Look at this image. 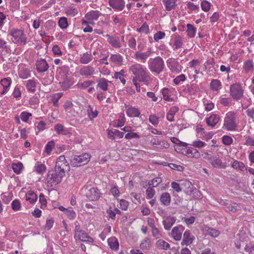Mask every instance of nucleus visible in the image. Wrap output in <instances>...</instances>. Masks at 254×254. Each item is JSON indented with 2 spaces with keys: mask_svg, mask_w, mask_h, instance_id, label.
<instances>
[{
  "mask_svg": "<svg viewBox=\"0 0 254 254\" xmlns=\"http://www.w3.org/2000/svg\"><path fill=\"white\" fill-rule=\"evenodd\" d=\"M129 72L134 75L132 79H137L138 81L147 84L150 78L149 72L146 68L138 63H135L129 67Z\"/></svg>",
  "mask_w": 254,
  "mask_h": 254,
  "instance_id": "1",
  "label": "nucleus"
},
{
  "mask_svg": "<svg viewBox=\"0 0 254 254\" xmlns=\"http://www.w3.org/2000/svg\"><path fill=\"white\" fill-rule=\"evenodd\" d=\"M148 67L152 73L160 74L165 67L164 61L159 56L150 58L148 62Z\"/></svg>",
  "mask_w": 254,
  "mask_h": 254,
  "instance_id": "2",
  "label": "nucleus"
},
{
  "mask_svg": "<svg viewBox=\"0 0 254 254\" xmlns=\"http://www.w3.org/2000/svg\"><path fill=\"white\" fill-rule=\"evenodd\" d=\"M8 34L12 37V41L19 45H24L27 42L26 36L23 30L12 28L9 30Z\"/></svg>",
  "mask_w": 254,
  "mask_h": 254,
  "instance_id": "3",
  "label": "nucleus"
},
{
  "mask_svg": "<svg viewBox=\"0 0 254 254\" xmlns=\"http://www.w3.org/2000/svg\"><path fill=\"white\" fill-rule=\"evenodd\" d=\"M237 114L234 112L226 113L223 127L229 131L236 130L237 127Z\"/></svg>",
  "mask_w": 254,
  "mask_h": 254,
  "instance_id": "4",
  "label": "nucleus"
},
{
  "mask_svg": "<svg viewBox=\"0 0 254 254\" xmlns=\"http://www.w3.org/2000/svg\"><path fill=\"white\" fill-rule=\"evenodd\" d=\"M91 156L88 153L71 157L70 165L72 167H79L86 164L90 160Z\"/></svg>",
  "mask_w": 254,
  "mask_h": 254,
  "instance_id": "5",
  "label": "nucleus"
},
{
  "mask_svg": "<svg viewBox=\"0 0 254 254\" xmlns=\"http://www.w3.org/2000/svg\"><path fill=\"white\" fill-rule=\"evenodd\" d=\"M64 176L61 172L56 171L55 170V171H49L47 176V184L51 187L54 185L59 184Z\"/></svg>",
  "mask_w": 254,
  "mask_h": 254,
  "instance_id": "6",
  "label": "nucleus"
},
{
  "mask_svg": "<svg viewBox=\"0 0 254 254\" xmlns=\"http://www.w3.org/2000/svg\"><path fill=\"white\" fill-rule=\"evenodd\" d=\"M55 169L56 171H60L64 175L65 172L69 171L70 166L64 155H61L57 158Z\"/></svg>",
  "mask_w": 254,
  "mask_h": 254,
  "instance_id": "7",
  "label": "nucleus"
},
{
  "mask_svg": "<svg viewBox=\"0 0 254 254\" xmlns=\"http://www.w3.org/2000/svg\"><path fill=\"white\" fill-rule=\"evenodd\" d=\"M244 90L240 83H235L230 86V94L234 100H240L244 96Z\"/></svg>",
  "mask_w": 254,
  "mask_h": 254,
  "instance_id": "8",
  "label": "nucleus"
},
{
  "mask_svg": "<svg viewBox=\"0 0 254 254\" xmlns=\"http://www.w3.org/2000/svg\"><path fill=\"white\" fill-rule=\"evenodd\" d=\"M79 73L82 76L88 78L95 74V68L91 65L83 66L80 69Z\"/></svg>",
  "mask_w": 254,
  "mask_h": 254,
  "instance_id": "9",
  "label": "nucleus"
},
{
  "mask_svg": "<svg viewBox=\"0 0 254 254\" xmlns=\"http://www.w3.org/2000/svg\"><path fill=\"white\" fill-rule=\"evenodd\" d=\"M126 112L127 116L130 118H141V115L138 108L125 104Z\"/></svg>",
  "mask_w": 254,
  "mask_h": 254,
  "instance_id": "10",
  "label": "nucleus"
},
{
  "mask_svg": "<svg viewBox=\"0 0 254 254\" xmlns=\"http://www.w3.org/2000/svg\"><path fill=\"white\" fill-rule=\"evenodd\" d=\"M100 192L97 188H91L86 193L87 198L91 201L97 200L100 197Z\"/></svg>",
  "mask_w": 254,
  "mask_h": 254,
  "instance_id": "11",
  "label": "nucleus"
},
{
  "mask_svg": "<svg viewBox=\"0 0 254 254\" xmlns=\"http://www.w3.org/2000/svg\"><path fill=\"white\" fill-rule=\"evenodd\" d=\"M124 0H109V4L114 9L117 11H122L125 7Z\"/></svg>",
  "mask_w": 254,
  "mask_h": 254,
  "instance_id": "12",
  "label": "nucleus"
},
{
  "mask_svg": "<svg viewBox=\"0 0 254 254\" xmlns=\"http://www.w3.org/2000/svg\"><path fill=\"white\" fill-rule=\"evenodd\" d=\"M220 120V117L218 114H211L209 117L205 119V122L208 127H214Z\"/></svg>",
  "mask_w": 254,
  "mask_h": 254,
  "instance_id": "13",
  "label": "nucleus"
},
{
  "mask_svg": "<svg viewBox=\"0 0 254 254\" xmlns=\"http://www.w3.org/2000/svg\"><path fill=\"white\" fill-rule=\"evenodd\" d=\"M184 229V227L181 225L174 227L172 230L173 238L176 241H180L182 238V232Z\"/></svg>",
  "mask_w": 254,
  "mask_h": 254,
  "instance_id": "14",
  "label": "nucleus"
},
{
  "mask_svg": "<svg viewBox=\"0 0 254 254\" xmlns=\"http://www.w3.org/2000/svg\"><path fill=\"white\" fill-rule=\"evenodd\" d=\"M36 69L38 72H43L47 70L49 65L44 59H40L36 63Z\"/></svg>",
  "mask_w": 254,
  "mask_h": 254,
  "instance_id": "15",
  "label": "nucleus"
},
{
  "mask_svg": "<svg viewBox=\"0 0 254 254\" xmlns=\"http://www.w3.org/2000/svg\"><path fill=\"white\" fill-rule=\"evenodd\" d=\"M167 64L172 72L179 73L181 71V65L178 62L169 60L167 61Z\"/></svg>",
  "mask_w": 254,
  "mask_h": 254,
  "instance_id": "16",
  "label": "nucleus"
},
{
  "mask_svg": "<svg viewBox=\"0 0 254 254\" xmlns=\"http://www.w3.org/2000/svg\"><path fill=\"white\" fill-rule=\"evenodd\" d=\"M93 59L91 52H86L81 55L79 58V62L81 64H87L90 63Z\"/></svg>",
  "mask_w": 254,
  "mask_h": 254,
  "instance_id": "17",
  "label": "nucleus"
},
{
  "mask_svg": "<svg viewBox=\"0 0 254 254\" xmlns=\"http://www.w3.org/2000/svg\"><path fill=\"white\" fill-rule=\"evenodd\" d=\"M96 82L97 83V89L99 88L104 91L108 90V83L110 82V81L105 78H100L98 79Z\"/></svg>",
  "mask_w": 254,
  "mask_h": 254,
  "instance_id": "18",
  "label": "nucleus"
},
{
  "mask_svg": "<svg viewBox=\"0 0 254 254\" xmlns=\"http://www.w3.org/2000/svg\"><path fill=\"white\" fill-rule=\"evenodd\" d=\"M0 84L3 87V90L0 92L1 95L6 94L9 90L10 86L11 83V80L10 78H4L0 80Z\"/></svg>",
  "mask_w": 254,
  "mask_h": 254,
  "instance_id": "19",
  "label": "nucleus"
},
{
  "mask_svg": "<svg viewBox=\"0 0 254 254\" xmlns=\"http://www.w3.org/2000/svg\"><path fill=\"white\" fill-rule=\"evenodd\" d=\"M78 237L74 236V238L76 240H79L83 242H88L89 243H93L94 240L91 237L87 235V234L83 230H81L77 235Z\"/></svg>",
  "mask_w": 254,
  "mask_h": 254,
  "instance_id": "20",
  "label": "nucleus"
},
{
  "mask_svg": "<svg viewBox=\"0 0 254 254\" xmlns=\"http://www.w3.org/2000/svg\"><path fill=\"white\" fill-rule=\"evenodd\" d=\"M190 233L189 230L186 231L183 235V239L181 243L182 245L188 246L192 243L194 240V237L190 236Z\"/></svg>",
  "mask_w": 254,
  "mask_h": 254,
  "instance_id": "21",
  "label": "nucleus"
},
{
  "mask_svg": "<svg viewBox=\"0 0 254 254\" xmlns=\"http://www.w3.org/2000/svg\"><path fill=\"white\" fill-rule=\"evenodd\" d=\"M210 163L215 168H225L226 165L223 164L220 159L217 156H212L210 158Z\"/></svg>",
  "mask_w": 254,
  "mask_h": 254,
  "instance_id": "22",
  "label": "nucleus"
},
{
  "mask_svg": "<svg viewBox=\"0 0 254 254\" xmlns=\"http://www.w3.org/2000/svg\"><path fill=\"white\" fill-rule=\"evenodd\" d=\"M106 37L108 38V42L114 48H119L121 47L120 41L119 38L113 37L109 34H107Z\"/></svg>",
  "mask_w": 254,
  "mask_h": 254,
  "instance_id": "23",
  "label": "nucleus"
},
{
  "mask_svg": "<svg viewBox=\"0 0 254 254\" xmlns=\"http://www.w3.org/2000/svg\"><path fill=\"white\" fill-rule=\"evenodd\" d=\"M25 86L28 92L34 93L37 87L36 80L33 78L29 79L26 81Z\"/></svg>",
  "mask_w": 254,
  "mask_h": 254,
  "instance_id": "24",
  "label": "nucleus"
},
{
  "mask_svg": "<svg viewBox=\"0 0 254 254\" xmlns=\"http://www.w3.org/2000/svg\"><path fill=\"white\" fill-rule=\"evenodd\" d=\"M186 155L189 157L198 158L200 156L199 152L194 147H189L187 149Z\"/></svg>",
  "mask_w": 254,
  "mask_h": 254,
  "instance_id": "25",
  "label": "nucleus"
},
{
  "mask_svg": "<svg viewBox=\"0 0 254 254\" xmlns=\"http://www.w3.org/2000/svg\"><path fill=\"white\" fill-rule=\"evenodd\" d=\"M101 13L98 10H91L85 14V18L89 20H96L98 19Z\"/></svg>",
  "mask_w": 254,
  "mask_h": 254,
  "instance_id": "26",
  "label": "nucleus"
},
{
  "mask_svg": "<svg viewBox=\"0 0 254 254\" xmlns=\"http://www.w3.org/2000/svg\"><path fill=\"white\" fill-rule=\"evenodd\" d=\"M176 220L174 217H168L163 221L164 228L167 230H169L172 226L175 223Z\"/></svg>",
  "mask_w": 254,
  "mask_h": 254,
  "instance_id": "27",
  "label": "nucleus"
},
{
  "mask_svg": "<svg viewBox=\"0 0 254 254\" xmlns=\"http://www.w3.org/2000/svg\"><path fill=\"white\" fill-rule=\"evenodd\" d=\"M155 245L156 247L160 250H167L170 247V245L169 243L160 238L157 241Z\"/></svg>",
  "mask_w": 254,
  "mask_h": 254,
  "instance_id": "28",
  "label": "nucleus"
},
{
  "mask_svg": "<svg viewBox=\"0 0 254 254\" xmlns=\"http://www.w3.org/2000/svg\"><path fill=\"white\" fill-rule=\"evenodd\" d=\"M210 89L213 91H219L222 87V83L218 79H212L210 84Z\"/></svg>",
  "mask_w": 254,
  "mask_h": 254,
  "instance_id": "29",
  "label": "nucleus"
},
{
  "mask_svg": "<svg viewBox=\"0 0 254 254\" xmlns=\"http://www.w3.org/2000/svg\"><path fill=\"white\" fill-rule=\"evenodd\" d=\"M160 200L163 205L166 206L169 205L171 202L170 194L167 192L162 193L161 195Z\"/></svg>",
  "mask_w": 254,
  "mask_h": 254,
  "instance_id": "30",
  "label": "nucleus"
},
{
  "mask_svg": "<svg viewBox=\"0 0 254 254\" xmlns=\"http://www.w3.org/2000/svg\"><path fill=\"white\" fill-rule=\"evenodd\" d=\"M165 5V8L167 11H171L174 9L176 6L177 0H163Z\"/></svg>",
  "mask_w": 254,
  "mask_h": 254,
  "instance_id": "31",
  "label": "nucleus"
},
{
  "mask_svg": "<svg viewBox=\"0 0 254 254\" xmlns=\"http://www.w3.org/2000/svg\"><path fill=\"white\" fill-rule=\"evenodd\" d=\"M149 56V53L148 52L140 53L137 52L135 53V58L138 61H140L142 63H145Z\"/></svg>",
  "mask_w": 254,
  "mask_h": 254,
  "instance_id": "32",
  "label": "nucleus"
},
{
  "mask_svg": "<svg viewBox=\"0 0 254 254\" xmlns=\"http://www.w3.org/2000/svg\"><path fill=\"white\" fill-rule=\"evenodd\" d=\"M187 27L186 32L188 36L190 38L194 37L196 32V28L190 23L187 24Z\"/></svg>",
  "mask_w": 254,
  "mask_h": 254,
  "instance_id": "33",
  "label": "nucleus"
},
{
  "mask_svg": "<svg viewBox=\"0 0 254 254\" xmlns=\"http://www.w3.org/2000/svg\"><path fill=\"white\" fill-rule=\"evenodd\" d=\"M54 129L59 134L67 135L69 133L68 130L63 125L60 124L56 125L54 127Z\"/></svg>",
  "mask_w": 254,
  "mask_h": 254,
  "instance_id": "34",
  "label": "nucleus"
},
{
  "mask_svg": "<svg viewBox=\"0 0 254 254\" xmlns=\"http://www.w3.org/2000/svg\"><path fill=\"white\" fill-rule=\"evenodd\" d=\"M232 167L234 169L242 172L247 170V168H246L245 164L243 162L237 160H234L233 163L232 164Z\"/></svg>",
  "mask_w": 254,
  "mask_h": 254,
  "instance_id": "35",
  "label": "nucleus"
},
{
  "mask_svg": "<svg viewBox=\"0 0 254 254\" xmlns=\"http://www.w3.org/2000/svg\"><path fill=\"white\" fill-rule=\"evenodd\" d=\"M0 52L8 54L11 52L7 43L3 39H0Z\"/></svg>",
  "mask_w": 254,
  "mask_h": 254,
  "instance_id": "36",
  "label": "nucleus"
},
{
  "mask_svg": "<svg viewBox=\"0 0 254 254\" xmlns=\"http://www.w3.org/2000/svg\"><path fill=\"white\" fill-rule=\"evenodd\" d=\"M108 243L110 248L111 249L113 250H116L119 248V242L116 237H113L108 239Z\"/></svg>",
  "mask_w": 254,
  "mask_h": 254,
  "instance_id": "37",
  "label": "nucleus"
},
{
  "mask_svg": "<svg viewBox=\"0 0 254 254\" xmlns=\"http://www.w3.org/2000/svg\"><path fill=\"white\" fill-rule=\"evenodd\" d=\"M60 84L63 90H66L73 85V82L70 79L66 77L62 82H60Z\"/></svg>",
  "mask_w": 254,
  "mask_h": 254,
  "instance_id": "38",
  "label": "nucleus"
},
{
  "mask_svg": "<svg viewBox=\"0 0 254 254\" xmlns=\"http://www.w3.org/2000/svg\"><path fill=\"white\" fill-rule=\"evenodd\" d=\"M179 110V108L177 106H173L171 107L167 114V119L170 122L174 121V117L176 113Z\"/></svg>",
  "mask_w": 254,
  "mask_h": 254,
  "instance_id": "39",
  "label": "nucleus"
},
{
  "mask_svg": "<svg viewBox=\"0 0 254 254\" xmlns=\"http://www.w3.org/2000/svg\"><path fill=\"white\" fill-rule=\"evenodd\" d=\"M163 143V145H162L161 142L157 137H154L151 140V144L155 147H157L158 146H159L160 147H166L167 148L169 146L168 144L165 142H162Z\"/></svg>",
  "mask_w": 254,
  "mask_h": 254,
  "instance_id": "40",
  "label": "nucleus"
},
{
  "mask_svg": "<svg viewBox=\"0 0 254 254\" xmlns=\"http://www.w3.org/2000/svg\"><path fill=\"white\" fill-rule=\"evenodd\" d=\"M110 60L114 64H121L123 62V57L119 54H112L110 57Z\"/></svg>",
  "mask_w": 254,
  "mask_h": 254,
  "instance_id": "41",
  "label": "nucleus"
},
{
  "mask_svg": "<svg viewBox=\"0 0 254 254\" xmlns=\"http://www.w3.org/2000/svg\"><path fill=\"white\" fill-rule=\"evenodd\" d=\"M227 206L228 210L233 213H235L237 210H240L241 209V204L239 203H236L235 202L228 204V205Z\"/></svg>",
  "mask_w": 254,
  "mask_h": 254,
  "instance_id": "42",
  "label": "nucleus"
},
{
  "mask_svg": "<svg viewBox=\"0 0 254 254\" xmlns=\"http://www.w3.org/2000/svg\"><path fill=\"white\" fill-rule=\"evenodd\" d=\"M243 68L246 72L253 70L254 69V63L253 61L251 60L246 61L244 64Z\"/></svg>",
  "mask_w": 254,
  "mask_h": 254,
  "instance_id": "43",
  "label": "nucleus"
},
{
  "mask_svg": "<svg viewBox=\"0 0 254 254\" xmlns=\"http://www.w3.org/2000/svg\"><path fill=\"white\" fill-rule=\"evenodd\" d=\"M93 83L94 81L92 80H86L83 82L77 83L76 86L77 88L84 90L89 87Z\"/></svg>",
  "mask_w": 254,
  "mask_h": 254,
  "instance_id": "44",
  "label": "nucleus"
},
{
  "mask_svg": "<svg viewBox=\"0 0 254 254\" xmlns=\"http://www.w3.org/2000/svg\"><path fill=\"white\" fill-rule=\"evenodd\" d=\"M163 99L167 101H172L173 98L171 97V91L168 88H164L162 90Z\"/></svg>",
  "mask_w": 254,
  "mask_h": 254,
  "instance_id": "45",
  "label": "nucleus"
},
{
  "mask_svg": "<svg viewBox=\"0 0 254 254\" xmlns=\"http://www.w3.org/2000/svg\"><path fill=\"white\" fill-rule=\"evenodd\" d=\"M151 229L152 236L156 239L163 237L162 232L156 226L152 227Z\"/></svg>",
  "mask_w": 254,
  "mask_h": 254,
  "instance_id": "46",
  "label": "nucleus"
},
{
  "mask_svg": "<svg viewBox=\"0 0 254 254\" xmlns=\"http://www.w3.org/2000/svg\"><path fill=\"white\" fill-rule=\"evenodd\" d=\"M174 46L175 49H179L182 47L183 45V38L179 35H175L174 36Z\"/></svg>",
  "mask_w": 254,
  "mask_h": 254,
  "instance_id": "47",
  "label": "nucleus"
},
{
  "mask_svg": "<svg viewBox=\"0 0 254 254\" xmlns=\"http://www.w3.org/2000/svg\"><path fill=\"white\" fill-rule=\"evenodd\" d=\"M125 71L124 69L121 70L119 72H116L114 74V77L116 79H119L121 82L125 84L126 80L124 78Z\"/></svg>",
  "mask_w": 254,
  "mask_h": 254,
  "instance_id": "48",
  "label": "nucleus"
},
{
  "mask_svg": "<svg viewBox=\"0 0 254 254\" xmlns=\"http://www.w3.org/2000/svg\"><path fill=\"white\" fill-rule=\"evenodd\" d=\"M37 195L34 192H29L26 194L25 200L29 201L31 203L35 202L37 200Z\"/></svg>",
  "mask_w": 254,
  "mask_h": 254,
  "instance_id": "49",
  "label": "nucleus"
},
{
  "mask_svg": "<svg viewBox=\"0 0 254 254\" xmlns=\"http://www.w3.org/2000/svg\"><path fill=\"white\" fill-rule=\"evenodd\" d=\"M12 168L14 173L17 174H19L23 168V165L22 163L20 162L17 163H13L12 164Z\"/></svg>",
  "mask_w": 254,
  "mask_h": 254,
  "instance_id": "50",
  "label": "nucleus"
},
{
  "mask_svg": "<svg viewBox=\"0 0 254 254\" xmlns=\"http://www.w3.org/2000/svg\"><path fill=\"white\" fill-rule=\"evenodd\" d=\"M150 246V239L148 237L145 238L141 242L140 247L142 250H148Z\"/></svg>",
  "mask_w": 254,
  "mask_h": 254,
  "instance_id": "51",
  "label": "nucleus"
},
{
  "mask_svg": "<svg viewBox=\"0 0 254 254\" xmlns=\"http://www.w3.org/2000/svg\"><path fill=\"white\" fill-rule=\"evenodd\" d=\"M19 76L20 78L26 79L30 76V71L27 68H23L19 71Z\"/></svg>",
  "mask_w": 254,
  "mask_h": 254,
  "instance_id": "52",
  "label": "nucleus"
},
{
  "mask_svg": "<svg viewBox=\"0 0 254 254\" xmlns=\"http://www.w3.org/2000/svg\"><path fill=\"white\" fill-rule=\"evenodd\" d=\"M52 71L50 75H48L42 79V82L44 85L50 84L54 80V74Z\"/></svg>",
  "mask_w": 254,
  "mask_h": 254,
  "instance_id": "53",
  "label": "nucleus"
},
{
  "mask_svg": "<svg viewBox=\"0 0 254 254\" xmlns=\"http://www.w3.org/2000/svg\"><path fill=\"white\" fill-rule=\"evenodd\" d=\"M55 143L54 141L51 140L50 141H49L46 145V146L45 147V152L47 154L49 155L52 152L53 149L55 147Z\"/></svg>",
  "mask_w": 254,
  "mask_h": 254,
  "instance_id": "54",
  "label": "nucleus"
},
{
  "mask_svg": "<svg viewBox=\"0 0 254 254\" xmlns=\"http://www.w3.org/2000/svg\"><path fill=\"white\" fill-rule=\"evenodd\" d=\"M119 118L117 120V124L115 127H119L123 126L125 123L126 118L123 113H121L119 115Z\"/></svg>",
  "mask_w": 254,
  "mask_h": 254,
  "instance_id": "55",
  "label": "nucleus"
},
{
  "mask_svg": "<svg viewBox=\"0 0 254 254\" xmlns=\"http://www.w3.org/2000/svg\"><path fill=\"white\" fill-rule=\"evenodd\" d=\"M137 31L140 33H144L145 34H148L150 32L149 26L146 22H144L143 23L142 26L138 28Z\"/></svg>",
  "mask_w": 254,
  "mask_h": 254,
  "instance_id": "56",
  "label": "nucleus"
},
{
  "mask_svg": "<svg viewBox=\"0 0 254 254\" xmlns=\"http://www.w3.org/2000/svg\"><path fill=\"white\" fill-rule=\"evenodd\" d=\"M59 25L62 29H65L68 26L67 19L65 17H61L59 20Z\"/></svg>",
  "mask_w": 254,
  "mask_h": 254,
  "instance_id": "57",
  "label": "nucleus"
},
{
  "mask_svg": "<svg viewBox=\"0 0 254 254\" xmlns=\"http://www.w3.org/2000/svg\"><path fill=\"white\" fill-rule=\"evenodd\" d=\"M87 112L89 118L92 120L96 118L98 115V111L96 110L93 111V108L90 106H88Z\"/></svg>",
  "mask_w": 254,
  "mask_h": 254,
  "instance_id": "58",
  "label": "nucleus"
},
{
  "mask_svg": "<svg viewBox=\"0 0 254 254\" xmlns=\"http://www.w3.org/2000/svg\"><path fill=\"white\" fill-rule=\"evenodd\" d=\"M211 5V3L206 0H203L201 2V8L205 12H208L210 10Z\"/></svg>",
  "mask_w": 254,
  "mask_h": 254,
  "instance_id": "59",
  "label": "nucleus"
},
{
  "mask_svg": "<svg viewBox=\"0 0 254 254\" xmlns=\"http://www.w3.org/2000/svg\"><path fill=\"white\" fill-rule=\"evenodd\" d=\"M162 181V180L161 178L157 177L153 179L151 181H149L148 183V185L149 186H152V187H157L158 185L161 183Z\"/></svg>",
  "mask_w": 254,
  "mask_h": 254,
  "instance_id": "60",
  "label": "nucleus"
},
{
  "mask_svg": "<svg viewBox=\"0 0 254 254\" xmlns=\"http://www.w3.org/2000/svg\"><path fill=\"white\" fill-rule=\"evenodd\" d=\"M153 188V187H151V186H149L146 190V194L147 195V198L148 199L153 198L155 193V191Z\"/></svg>",
  "mask_w": 254,
  "mask_h": 254,
  "instance_id": "61",
  "label": "nucleus"
},
{
  "mask_svg": "<svg viewBox=\"0 0 254 254\" xmlns=\"http://www.w3.org/2000/svg\"><path fill=\"white\" fill-rule=\"evenodd\" d=\"M32 116V114L26 112H22L20 116L21 120L25 123H27L29 118Z\"/></svg>",
  "mask_w": 254,
  "mask_h": 254,
  "instance_id": "62",
  "label": "nucleus"
},
{
  "mask_svg": "<svg viewBox=\"0 0 254 254\" xmlns=\"http://www.w3.org/2000/svg\"><path fill=\"white\" fill-rule=\"evenodd\" d=\"M158 117H157L155 115H150L149 117V121L154 126H157L159 123Z\"/></svg>",
  "mask_w": 254,
  "mask_h": 254,
  "instance_id": "63",
  "label": "nucleus"
},
{
  "mask_svg": "<svg viewBox=\"0 0 254 254\" xmlns=\"http://www.w3.org/2000/svg\"><path fill=\"white\" fill-rule=\"evenodd\" d=\"M165 33L162 31H158L154 35V39L158 42L159 40L163 39L165 36Z\"/></svg>",
  "mask_w": 254,
  "mask_h": 254,
  "instance_id": "64",
  "label": "nucleus"
}]
</instances>
